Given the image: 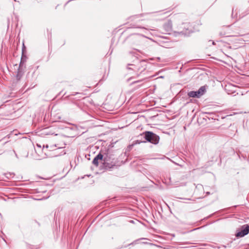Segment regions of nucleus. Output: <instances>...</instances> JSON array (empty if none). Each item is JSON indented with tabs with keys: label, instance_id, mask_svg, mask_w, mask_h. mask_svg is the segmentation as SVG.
Masks as SVG:
<instances>
[{
	"label": "nucleus",
	"instance_id": "obj_1",
	"mask_svg": "<svg viewBox=\"0 0 249 249\" xmlns=\"http://www.w3.org/2000/svg\"><path fill=\"white\" fill-rule=\"evenodd\" d=\"M144 134V138L148 142L154 144H157L159 143L160 137L156 134L150 131H146Z\"/></svg>",
	"mask_w": 249,
	"mask_h": 249
},
{
	"label": "nucleus",
	"instance_id": "obj_2",
	"mask_svg": "<svg viewBox=\"0 0 249 249\" xmlns=\"http://www.w3.org/2000/svg\"><path fill=\"white\" fill-rule=\"evenodd\" d=\"M206 91L205 87H200L197 91H191L188 93V95L190 97L199 98L203 95Z\"/></svg>",
	"mask_w": 249,
	"mask_h": 249
},
{
	"label": "nucleus",
	"instance_id": "obj_3",
	"mask_svg": "<svg viewBox=\"0 0 249 249\" xmlns=\"http://www.w3.org/2000/svg\"><path fill=\"white\" fill-rule=\"evenodd\" d=\"M249 233V226L244 225L242 227L241 230L236 233L237 237H243Z\"/></svg>",
	"mask_w": 249,
	"mask_h": 249
},
{
	"label": "nucleus",
	"instance_id": "obj_4",
	"mask_svg": "<svg viewBox=\"0 0 249 249\" xmlns=\"http://www.w3.org/2000/svg\"><path fill=\"white\" fill-rule=\"evenodd\" d=\"M103 156L101 154H98L92 160V163L97 166L99 164V160H102L103 159Z\"/></svg>",
	"mask_w": 249,
	"mask_h": 249
},
{
	"label": "nucleus",
	"instance_id": "obj_5",
	"mask_svg": "<svg viewBox=\"0 0 249 249\" xmlns=\"http://www.w3.org/2000/svg\"><path fill=\"white\" fill-rule=\"evenodd\" d=\"M104 161H105V163L106 164L105 166L106 168H111L113 167V166H115V165H116L115 161L113 162V163H112L113 162H112L111 164L109 163L108 162V161H109V159L107 157L104 158Z\"/></svg>",
	"mask_w": 249,
	"mask_h": 249
},
{
	"label": "nucleus",
	"instance_id": "obj_6",
	"mask_svg": "<svg viewBox=\"0 0 249 249\" xmlns=\"http://www.w3.org/2000/svg\"><path fill=\"white\" fill-rule=\"evenodd\" d=\"M130 65L132 66L133 68L129 67V68H128V69H131V70H134L135 71H140V67L141 66L142 64L141 62H138V63L137 64V65H133V64H131Z\"/></svg>",
	"mask_w": 249,
	"mask_h": 249
},
{
	"label": "nucleus",
	"instance_id": "obj_7",
	"mask_svg": "<svg viewBox=\"0 0 249 249\" xmlns=\"http://www.w3.org/2000/svg\"><path fill=\"white\" fill-rule=\"evenodd\" d=\"M22 75H23V72L21 71H20L19 69L18 71V73L17 74V76H16L17 79L18 80H20V78H21V77L22 76Z\"/></svg>",
	"mask_w": 249,
	"mask_h": 249
},
{
	"label": "nucleus",
	"instance_id": "obj_8",
	"mask_svg": "<svg viewBox=\"0 0 249 249\" xmlns=\"http://www.w3.org/2000/svg\"><path fill=\"white\" fill-rule=\"evenodd\" d=\"M56 156V154H55H55H53V155H49V156H50V157H51V156H52V157H54V156Z\"/></svg>",
	"mask_w": 249,
	"mask_h": 249
},
{
	"label": "nucleus",
	"instance_id": "obj_9",
	"mask_svg": "<svg viewBox=\"0 0 249 249\" xmlns=\"http://www.w3.org/2000/svg\"><path fill=\"white\" fill-rule=\"evenodd\" d=\"M43 150H45V149H44V146H43ZM44 152L45 153V154L46 155L45 151H44Z\"/></svg>",
	"mask_w": 249,
	"mask_h": 249
},
{
	"label": "nucleus",
	"instance_id": "obj_10",
	"mask_svg": "<svg viewBox=\"0 0 249 249\" xmlns=\"http://www.w3.org/2000/svg\"><path fill=\"white\" fill-rule=\"evenodd\" d=\"M37 146H38V147H39L40 148L41 147V146L40 145L38 144H37Z\"/></svg>",
	"mask_w": 249,
	"mask_h": 249
},
{
	"label": "nucleus",
	"instance_id": "obj_11",
	"mask_svg": "<svg viewBox=\"0 0 249 249\" xmlns=\"http://www.w3.org/2000/svg\"><path fill=\"white\" fill-rule=\"evenodd\" d=\"M46 149L48 148L49 147L48 145H46Z\"/></svg>",
	"mask_w": 249,
	"mask_h": 249
},
{
	"label": "nucleus",
	"instance_id": "obj_12",
	"mask_svg": "<svg viewBox=\"0 0 249 249\" xmlns=\"http://www.w3.org/2000/svg\"><path fill=\"white\" fill-rule=\"evenodd\" d=\"M15 1H16V0H14Z\"/></svg>",
	"mask_w": 249,
	"mask_h": 249
}]
</instances>
